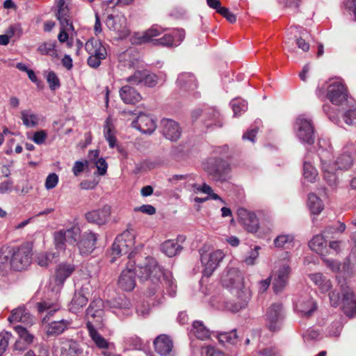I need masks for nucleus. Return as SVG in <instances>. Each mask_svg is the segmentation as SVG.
<instances>
[{"label": "nucleus", "mask_w": 356, "mask_h": 356, "mask_svg": "<svg viewBox=\"0 0 356 356\" xmlns=\"http://www.w3.org/2000/svg\"><path fill=\"white\" fill-rule=\"evenodd\" d=\"M72 324L71 320L62 319L53 321L45 327L46 334L48 336H56L67 330Z\"/></svg>", "instance_id": "72a5a7b5"}, {"label": "nucleus", "mask_w": 356, "mask_h": 356, "mask_svg": "<svg viewBox=\"0 0 356 356\" xmlns=\"http://www.w3.org/2000/svg\"><path fill=\"white\" fill-rule=\"evenodd\" d=\"M113 125L110 118H108L104 125V136L108 143L109 147L113 148L117 145V140L113 134Z\"/></svg>", "instance_id": "3c124183"}, {"label": "nucleus", "mask_w": 356, "mask_h": 356, "mask_svg": "<svg viewBox=\"0 0 356 356\" xmlns=\"http://www.w3.org/2000/svg\"><path fill=\"white\" fill-rule=\"evenodd\" d=\"M177 85L182 90H193L197 88L196 79L191 73L183 72L179 74Z\"/></svg>", "instance_id": "4c0bfd02"}, {"label": "nucleus", "mask_w": 356, "mask_h": 356, "mask_svg": "<svg viewBox=\"0 0 356 356\" xmlns=\"http://www.w3.org/2000/svg\"><path fill=\"white\" fill-rule=\"evenodd\" d=\"M21 120L23 124L27 128L36 127L39 123V118L37 114L31 109H26L21 111Z\"/></svg>", "instance_id": "c03bdc74"}, {"label": "nucleus", "mask_w": 356, "mask_h": 356, "mask_svg": "<svg viewBox=\"0 0 356 356\" xmlns=\"http://www.w3.org/2000/svg\"><path fill=\"white\" fill-rule=\"evenodd\" d=\"M98 236L97 234L88 231L85 232L76 243V245L79 250L80 254L82 255H88L96 248V243Z\"/></svg>", "instance_id": "aec40b11"}, {"label": "nucleus", "mask_w": 356, "mask_h": 356, "mask_svg": "<svg viewBox=\"0 0 356 356\" xmlns=\"http://www.w3.org/2000/svg\"><path fill=\"white\" fill-rule=\"evenodd\" d=\"M60 356H83V350L77 341L65 339L61 342Z\"/></svg>", "instance_id": "2f4dec72"}, {"label": "nucleus", "mask_w": 356, "mask_h": 356, "mask_svg": "<svg viewBox=\"0 0 356 356\" xmlns=\"http://www.w3.org/2000/svg\"><path fill=\"white\" fill-rule=\"evenodd\" d=\"M86 51L88 54L105 59L107 51L105 47L97 40H90L86 43L85 46Z\"/></svg>", "instance_id": "c9c22d12"}, {"label": "nucleus", "mask_w": 356, "mask_h": 356, "mask_svg": "<svg viewBox=\"0 0 356 356\" xmlns=\"http://www.w3.org/2000/svg\"><path fill=\"white\" fill-rule=\"evenodd\" d=\"M159 270L161 275L158 278L157 289H161L163 293L165 289L170 296L174 297L176 293L177 286L173 281L172 273L163 268H159Z\"/></svg>", "instance_id": "b1692460"}, {"label": "nucleus", "mask_w": 356, "mask_h": 356, "mask_svg": "<svg viewBox=\"0 0 356 356\" xmlns=\"http://www.w3.org/2000/svg\"><path fill=\"white\" fill-rule=\"evenodd\" d=\"M54 257V254L51 252L40 254L38 256V264L42 267H46L49 265Z\"/></svg>", "instance_id": "052dcab7"}, {"label": "nucleus", "mask_w": 356, "mask_h": 356, "mask_svg": "<svg viewBox=\"0 0 356 356\" xmlns=\"http://www.w3.org/2000/svg\"><path fill=\"white\" fill-rule=\"evenodd\" d=\"M219 341L221 343H229L231 344H234L237 342V334L235 330L229 332H225L219 334L218 337Z\"/></svg>", "instance_id": "6e6d98bb"}, {"label": "nucleus", "mask_w": 356, "mask_h": 356, "mask_svg": "<svg viewBox=\"0 0 356 356\" xmlns=\"http://www.w3.org/2000/svg\"><path fill=\"white\" fill-rule=\"evenodd\" d=\"M294 237L291 234H280L274 240L276 248H289L292 246Z\"/></svg>", "instance_id": "864d4df0"}, {"label": "nucleus", "mask_w": 356, "mask_h": 356, "mask_svg": "<svg viewBox=\"0 0 356 356\" xmlns=\"http://www.w3.org/2000/svg\"><path fill=\"white\" fill-rule=\"evenodd\" d=\"M205 170L215 181L223 182L229 178V165L227 161L222 159H210Z\"/></svg>", "instance_id": "f8f14e48"}, {"label": "nucleus", "mask_w": 356, "mask_h": 356, "mask_svg": "<svg viewBox=\"0 0 356 356\" xmlns=\"http://www.w3.org/2000/svg\"><path fill=\"white\" fill-rule=\"evenodd\" d=\"M8 321L10 323L20 322L25 325L31 326L34 323V318L25 307L20 306L12 310Z\"/></svg>", "instance_id": "a878e982"}, {"label": "nucleus", "mask_w": 356, "mask_h": 356, "mask_svg": "<svg viewBox=\"0 0 356 356\" xmlns=\"http://www.w3.org/2000/svg\"><path fill=\"white\" fill-rule=\"evenodd\" d=\"M289 32L290 34L294 35V38H288L285 40L286 49L293 56H297L298 51L294 46L295 42L298 49H301L303 52H307L309 50L310 45L305 38L307 35L306 31L302 30L300 31L299 36L297 35V33L299 32L298 27H291Z\"/></svg>", "instance_id": "9d476101"}, {"label": "nucleus", "mask_w": 356, "mask_h": 356, "mask_svg": "<svg viewBox=\"0 0 356 356\" xmlns=\"http://www.w3.org/2000/svg\"><path fill=\"white\" fill-rule=\"evenodd\" d=\"M134 211L141 212L147 215H153L156 213V209L154 207L149 204H143L140 207H136L134 208Z\"/></svg>", "instance_id": "0e129e2a"}, {"label": "nucleus", "mask_w": 356, "mask_h": 356, "mask_svg": "<svg viewBox=\"0 0 356 356\" xmlns=\"http://www.w3.org/2000/svg\"><path fill=\"white\" fill-rule=\"evenodd\" d=\"M218 13L225 17L231 23H234L236 21V15L231 13L229 9L225 7L220 8Z\"/></svg>", "instance_id": "338daca9"}, {"label": "nucleus", "mask_w": 356, "mask_h": 356, "mask_svg": "<svg viewBox=\"0 0 356 356\" xmlns=\"http://www.w3.org/2000/svg\"><path fill=\"white\" fill-rule=\"evenodd\" d=\"M317 154L321 162V168L324 179L330 186H333L337 184V170H346L349 169L353 163L352 156L348 153L340 154L337 158L335 162L332 163L333 159V149L330 140L326 138H321L318 140Z\"/></svg>", "instance_id": "f257e3e1"}, {"label": "nucleus", "mask_w": 356, "mask_h": 356, "mask_svg": "<svg viewBox=\"0 0 356 356\" xmlns=\"http://www.w3.org/2000/svg\"><path fill=\"white\" fill-rule=\"evenodd\" d=\"M138 276L141 282L153 280L156 270V259L153 257H146L143 263L138 264Z\"/></svg>", "instance_id": "393cba45"}, {"label": "nucleus", "mask_w": 356, "mask_h": 356, "mask_svg": "<svg viewBox=\"0 0 356 356\" xmlns=\"http://www.w3.org/2000/svg\"><path fill=\"white\" fill-rule=\"evenodd\" d=\"M135 244V236L129 230L118 235L112 245V254L120 256L129 252Z\"/></svg>", "instance_id": "4468645a"}, {"label": "nucleus", "mask_w": 356, "mask_h": 356, "mask_svg": "<svg viewBox=\"0 0 356 356\" xmlns=\"http://www.w3.org/2000/svg\"><path fill=\"white\" fill-rule=\"evenodd\" d=\"M135 256L136 253L134 252L129 253L128 256L129 261L127 264V267L121 272L118 277V286L124 291H131L136 285L134 266L136 261L138 260V258L135 259Z\"/></svg>", "instance_id": "6e6552de"}, {"label": "nucleus", "mask_w": 356, "mask_h": 356, "mask_svg": "<svg viewBox=\"0 0 356 356\" xmlns=\"http://www.w3.org/2000/svg\"><path fill=\"white\" fill-rule=\"evenodd\" d=\"M65 4V0L57 1L56 17L60 24V31L58 35V39L60 42L67 41L69 32L74 31L72 23L69 17L67 7Z\"/></svg>", "instance_id": "9b49d317"}, {"label": "nucleus", "mask_w": 356, "mask_h": 356, "mask_svg": "<svg viewBox=\"0 0 356 356\" xmlns=\"http://www.w3.org/2000/svg\"><path fill=\"white\" fill-rule=\"evenodd\" d=\"M259 356H280V352L276 348L270 347L259 352Z\"/></svg>", "instance_id": "774afa93"}, {"label": "nucleus", "mask_w": 356, "mask_h": 356, "mask_svg": "<svg viewBox=\"0 0 356 356\" xmlns=\"http://www.w3.org/2000/svg\"><path fill=\"white\" fill-rule=\"evenodd\" d=\"M327 90L326 97L334 105H343L351 98L348 95V89L341 78L330 79L329 82L318 87L316 93L318 98L324 95Z\"/></svg>", "instance_id": "39448f33"}, {"label": "nucleus", "mask_w": 356, "mask_h": 356, "mask_svg": "<svg viewBox=\"0 0 356 356\" xmlns=\"http://www.w3.org/2000/svg\"><path fill=\"white\" fill-rule=\"evenodd\" d=\"M307 205L312 213L314 215H318L324 207L321 200L314 193H309L308 195Z\"/></svg>", "instance_id": "8fccbe9b"}, {"label": "nucleus", "mask_w": 356, "mask_h": 356, "mask_svg": "<svg viewBox=\"0 0 356 356\" xmlns=\"http://www.w3.org/2000/svg\"><path fill=\"white\" fill-rule=\"evenodd\" d=\"M37 309L42 323L44 324L60 309V306L56 298L44 299L37 303Z\"/></svg>", "instance_id": "4be33fe9"}, {"label": "nucleus", "mask_w": 356, "mask_h": 356, "mask_svg": "<svg viewBox=\"0 0 356 356\" xmlns=\"http://www.w3.org/2000/svg\"><path fill=\"white\" fill-rule=\"evenodd\" d=\"M295 311L302 316L309 317L317 309V305L308 293L298 296L293 300Z\"/></svg>", "instance_id": "dca6fc26"}, {"label": "nucleus", "mask_w": 356, "mask_h": 356, "mask_svg": "<svg viewBox=\"0 0 356 356\" xmlns=\"http://www.w3.org/2000/svg\"><path fill=\"white\" fill-rule=\"evenodd\" d=\"M94 165L97 169V174L99 175H104L106 173L108 164L103 158H99L94 163Z\"/></svg>", "instance_id": "e2e57ef3"}, {"label": "nucleus", "mask_w": 356, "mask_h": 356, "mask_svg": "<svg viewBox=\"0 0 356 356\" xmlns=\"http://www.w3.org/2000/svg\"><path fill=\"white\" fill-rule=\"evenodd\" d=\"M260 248L256 246L254 250H251L249 255L245 259L244 261L247 265H254L259 257L258 250Z\"/></svg>", "instance_id": "69168bd1"}, {"label": "nucleus", "mask_w": 356, "mask_h": 356, "mask_svg": "<svg viewBox=\"0 0 356 356\" xmlns=\"http://www.w3.org/2000/svg\"><path fill=\"white\" fill-rule=\"evenodd\" d=\"M221 282L222 286L229 289L236 299L234 304L227 305V309L232 312H237L246 307L252 297V292L245 285L242 273L238 268H227L222 275Z\"/></svg>", "instance_id": "f03ea898"}, {"label": "nucleus", "mask_w": 356, "mask_h": 356, "mask_svg": "<svg viewBox=\"0 0 356 356\" xmlns=\"http://www.w3.org/2000/svg\"><path fill=\"white\" fill-rule=\"evenodd\" d=\"M346 225L340 221L335 225L328 226L323 231V234L327 240L338 239L340 235L345 231Z\"/></svg>", "instance_id": "ea45409f"}, {"label": "nucleus", "mask_w": 356, "mask_h": 356, "mask_svg": "<svg viewBox=\"0 0 356 356\" xmlns=\"http://www.w3.org/2000/svg\"><path fill=\"white\" fill-rule=\"evenodd\" d=\"M81 229L77 226H72L68 229H62L54 234V243L56 249L64 250L65 243L74 244L80 238Z\"/></svg>", "instance_id": "ddd939ff"}, {"label": "nucleus", "mask_w": 356, "mask_h": 356, "mask_svg": "<svg viewBox=\"0 0 356 356\" xmlns=\"http://www.w3.org/2000/svg\"><path fill=\"white\" fill-rule=\"evenodd\" d=\"M241 224L249 232H256L259 228V220L252 212L243 209L239 211Z\"/></svg>", "instance_id": "7c9ffc66"}, {"label": "nucleus", "mask_w": 356, "mask_h": 356, "mask_svg": "<svg viewBox=\"0 0 356 356\" xmlns=\"http://www.w3.org/2000/svg\"><path fill=\"white\" fill-rule=\"evenodd\" d=\"M200 253L201 263L204 267L202 270L203 275L210 277L223 259L225 254L220 250L209 252L204 250V248L200 250Z\"/></svg>", "instance_id": "1a4fd4ad"}, {"label": "nucleus", "mask_w": 356, "mask_h": 356, "mask_svg": "<svg viewBox=\"0 0 356 356\" xmlns=\"http://www.w3.org/2000/svg\"><path fill=\"white\" fill-rule=\"evenodd\" d=\"M294 130L301 143L308 145H312L314 143L315 135L313 122L306 114H301L296 118Z\"/></svg>", "instance_id": "423d86ee"}, {"label": "nucleus", "mask_w": 356, "mask_h": 356, "mask_svg": "<svg viewBox=\"0 0 356 356\" xmlns=\"http://www.w3.org/2000/svg\"><path fill=\"white\" fill-rule=\"evenodd\" d=\"M194 177L192 175H175L170 179V181L172 183L177 184L179 181H183L184 184H187L188 186H191L195 191L202 192L203 193L209 195V197L217 200H220V196L213 193L211 187L207 184H204L202 186H198L194 183H190L191 181H193Z\"/></svg>", "instance_id": "f3484780"}, {"label": "nucleus", "mask_w": 356, "mask_h": 356, "mask_svg": "<svg viewBox=\"0 0 356 356\" xmlns=\"http://www.w3.org/2000/svg\"><path fill=\"white\" fill-rule=\"evenodd\" d=\"M144 76H145V70L136 71L132 76L127 78V81L134 85H138L143 83Z\"/></svg>", "instance_id": "bf43d9fd"}, {"label": "nucleus", "mask_w": 356, "mask_h": 356, "mask_svg": "<svg viewBox=\"0 0 356 356\" xmlns=\"http://www.w3.org/2000/svg\"><path fill=\"white\" fill-rule=\"evenodd\" d=\"M204 124L207 128L216 129L222 127V122L218 111L213 108H209L204 113Z\"/></svg>", "instance_id": "e433bc0d"}, {"label": "nucleus", "mask_w": 356, "mask_h": 356, "mask_svg": "<svg viewBox=\"0 0 356 356\" xmlns=\"http://www.w3.org/2000/svg\"><path fill=\"white\" fill-rule=\"evenodd\" d=\"M58 182V177L56 173L49 174L45 180V188L48 190L55 188Z\"/></svg>", "instance_id": "680f3d73"}, {"label": "nucleus", "mask_w": 356, "mask_h": 356, "mask_svg": "<svg viewBox=\"0 0 356 356\" xmlns=\"http://www.w3.org/2000/svg\"><path fill=\"white\" fill-rule=\"evenodd\" d=\"M111 207L104 206L100 209L93 210L86 213V218L88 222L99 225H105L109 220Z\"/></svg>", "instance_id": "bb28decb"}, {"label": "nucleus", "mask_w": 356, "mask_h": 356, "mask_svg": "<svg viewBox=\"0 0 356 356\" xmlns=\"http://www.w3.org/2000/svg\"><path fill=\"white\" fill-rule=\"evenodd\" d=\"M119 92L121 99L127 104H135L142 99L140 93L129 86H122Z\"/></svg>", "instance_id": "f704fd0d"}, {"label": "nucleus", "mask_w": 356, "mask_h": 356, "mask_svg": "<svg viewBox=\"0 0 356 356\" xmlns=\"http://www.w3.org/2000/svg\"><path fill=\"white\" fill-rule=\"evenodd\" d=\"M327 239L323 234H318L309 241V246L313 251L322 254L327 247Z\"/></svg>", "instance_id": "a19ab883"}, {"label": "nucleus", "mask_w": 356, "mask_h": 356, "mask_svg": "<svg viewBox=\"0 0 356 356\" xmlns=\"http://www.w3.org/2000/svg\"><path fill=\"white\" fill-rule=\"evenodd\" d=\"M104 314V302L101 299L92 301L86 309V317L88 318L86 327L92 342L99 349L108 348L109 343L95 328L93 322L96 323L97 326L102 325Z\"/></svg>", "instance_id": "20e7f679"}, {"label": "nucleus", "mask_w": 356, "mask_h": 356, "mask_svg": "<svg viewBox=\"0 0 356 356\" xmlns=\"http://www.w3.org/2000/svg\"><path fill=\"white\" fill-rule=\"evenodd\" d=\"M341 291L343 296V311L348 316L353 317L356 314V296L346 285H341Z\"/></svg>", "instance_id": "5701e85b"}, {"label": "nucleus", "mask_w": 356, "mask_h": 356, "mask_svg": "<svg viewBox=\"0 0 356 356\" xmlns=\"http://www.w3.org/2000/svg\"><path fill=\"white\" fill-rule=\"evenodd\" d=\"M156 36V29L152 27L143 35L135 33L131 38V42L133 44H143L146 42H152L154 40Z\"/></svg>", "instance_id": "49530a36"}, {"label": "nucleus", "mask_w": 356, "mask_h": 356, "mask_svg": "<svg viewBox=\"0 0 356 356\" xmlns=\"http://www.w3.org/2000/svg\"><path fill=\"white\" fill-rule=\"evenodd\" d=\"M106 25L109 30L115 32L120 38H124L129 34L127 18L123 14L108 15L106 19Z\"/></svg>", "instance_id": "2eb2a0df"}, {"label": "nucleus", "mask_w": 356, "mask_h": 356, "mask_svg": "<svg viewBox=\"0 0 356 356\" xmlns=\"http://www.w3.org/2000/svg\"><path fill=\"white\" fill-rule=\"evenodd\" d=\"M183 248L175 240H167L160 247L161 251L167 257H172L181 252Z\"/></svg>", "instance_id": "58836bf2"}, {"label": "nucleus", "mask_w": 356, "mask_h": 356, "mask_svg": "<svg viewBox=\"0 0 356 356\" xmlns=\"http://www.w3.org/2000/svg\"><path fill=\"white\" fill-rule=\"evenodd\" d=\"M307 157L308 154L305 156L303 163V175L308 181L314 182L318 176V172L307 160Z\"/></svg>", "instance_id": "603ef678"}, {"label": "nucleus", "mask_w": 356, "mask_h": 356, "mask_svg": "<svg viewBox=\"0 0 356 356\" xmlns=\"http://www.w3.org/2000/svg\"><path fill=\"white\" fill-rule=\"evenodd\" d=\"M74 270V266L72 264L67 263L59 264L55 270V274L53 277L55 284L53 290L56 292L60 291L66 279L72 274Z\"/></svg>", "instance_id": "412c9836"}, {"label": "nucleus", "mask_w": 356, "mask_h": 356, "mask_svg": "<svg viewBox=\"0 0 356 356\" xmlns=\"http://www.w3.org/2000/svg\"><path fill=\"white\" fill-rule=\"evenodd\" d=\"M310 280L318 286L322 293L327 292L332 287L330 280H327L321 273H317L309 275Z\"/></svg>", "instance_id": "79ce46f5"}, {"label": "nucleus", "mask_w": 356, "mask_h": 356, "mask_svg": "<svg viewBox=\"0 0 356 356\" xmlns=\"http://www.w3.org/2000/svg\"><path fill=\"white\" fill-rule=\"evenodd\" d=\"M47 81L49 83V88L52 90H55L56 89L60 87V81L57 75L55 72L51 71L48 73L47 76Z\"/></svg>", "instance_id": "13d9d810"}, {"label": "nucleus", "mask_w": 356, "mask_h": 356, "mask_svg": "<svg viewBox=\"0 0 356 356\" xmlns=\"http://www.w3.org/2000/svg\"><path fill=\"white\" fill-rule=\"evenodd\" d=\"M185 37V32L182 29L173 31V33H165L161 38H157V45L163 47L177 46Z\"/></svg>", "instance_id": "c756f323"}, {"label": "nucleus", "mask_w": 356, "mask_h": 356, "mask_svg": "<svg viewBox=\"0 0 356 356\" xmlns=\"http://www.w3.org/2000/svg\"><path fill=\"white\" fill-rule=\"evenodd\" d=\"M14 330L18 334V339L13 345V350L23 351L33 343L35 335L27 327L17 325L14 327Z\"/></svg>", "instance_id": "6ab92c4d"}, {"label": "nucleus", "mask_w": 356, "mask_h": 356, "mask_svg": "<svg viewBox=\"0 0 356 356\" xmlns=\"http://www.w3.org/2000/svg\"><path fill=\"white\" fill-rule=\"evenodd\" d=\"M161 133L170 140H177L181 136V129L175 121L170 119H163L161 121Z\"/></svg>", "instance_id": "cd10ccee"}, {"label": "nucleus", "mask_w": 356, "mask_h": 356, "mask_svg": "<svg viewBox=\"0 0 356 356\" xmlns=\"http://www.w3.org/2000/svg\"><path fill=\"white\" fill-rule=\"evenodd\" d=\"M56 41L49 40L40 44L38 47V51L42 55H48L52 58H58V54L56 49Z\"/></svg>", "instance_id": "de8ad7c7"}, {"label": "nucleus", "mask_w": 356, "mask_h": 356, "mask_svg": "<svg viewBox=\"0 0 356 356\" xmlns=\"http://www.w3.org/2000/svg\"><path fill=\"white\" fill-rule=\"evenodd\" d=\"M32 249L28 244L19 247L3 246L0 249V274L6 275L12 270L21 271L31 263Z\"/></svg>", "instance_id": "7ed1b4c3"}, {"label": "nucleus", "mask_w": 356, "mask_h": 356, "mask_svg": "<svg viewBox=\"0 0 356 356\" xmlns=\"http://www.w3.org/2000/svg\"><path fill=\"white\" fill-rule=\"evenodd\" d=\"M191 332L193 334L201 340H205L209 338L210 331L207 328L203 323L200 321H195L193 323Z\"/></svg>", "instance_id": "09e8293b"}, {"label": "nucleus", "mask_w": 356, "mask_h": 356, "mask_svg": "<svg viewBox=\"0 0 356 356\" xmlns=\"http://www.w3.org/2000/svg\"><path fill=\"white\" fill-rule=\"evenodd\" d=\"M88 301V298H86L82 293L76 292L71 300L69 305V309L73 313L79 312L84 306L86 305Z\"/></svg>", "instance_id": "a18cd8bd"}, {"label": "nucleus", "mask_w": 356, "mask_h": 356, "mask_svg": "<svg viewBox=\"0 0 356 356\" xmlns=\"http://www.w3.org/2000/svg\"><path fill=\"white\" fill-rule=\"evenodd\" d=\"M348 105L344 114L343 115V120L346 124L348 125H353L356 124V103L354 99L350 98L348 101L346 102Z\"/></svg>", "instance_id": "37998d69"}, {"label": "nucleus", "mask_w": 356, "mask_h": 356, "mask_svg": "<svg viewBox=\"0 0 356 356\" xmlns=\"http://www.w3.org/2000/svg\"><path fill=\"white\" fill-rule=\"evenodd\" d=\"M285 318V311L282 303H272L266 311L265 322L266 327L272 332L280 331Z\"/></svg>", "instance_id": "0eeeda50"}, {"label": "nucleus", "mask_w": 356, "mask_h": 356, "mask_svg": "<svg viewBox=\"0 0 356 356\" xmlns=\"http://www.w3.org/2000/svg\"><path fill=\"white\" fill-rule=\"evenodd\" d=\"M12 334L8 332H2L0 333V356L6 352Z\"/></svg>", "instance_id": "4d7b16f0"}, {"label": "nucleus", "mask_w": 356, "mask_h": 356, "mask_svg": "<svg viewBox=\"0 0 356 356\" xmlns=\"http://www.w3.org/2000/svg\"><path fill=\"white\" fill-rule=\"evenodd\" d=\"M173 341L170 336L161 334L157 336V353L161 356H174Z\"/></svg>", "instance_id": "473e14b6"}, {"label": "nucleus", "mask_w": 356, "mask_h": 356, "mask_svg": "<svg viewBox=\"0 0 356 356\" xmlns=\"http://www.w3.org/2000/svg\"><path fill=\"white\" fill-rule=\"evenodd\" d=\"M291 270L286 261H284L275 268L272 275L273 287L275 293H279L286 286Z\"/></svg>", "instance_id": "a211bd4d"}, {"label": "nucleus", "mask_w": 356, "mask_h": 356, "mask_svg": "<svg viewBox=\"0 0 356 356\" xmlns=\"http://www.w3.org/2000/svg\"><path fill=\"white\" fill-rule=\"evenodd\" d=\"M234 115H239L241 112H245L248 109V105L245 100L234 99L231 103Z\"/></svg>", "instance_id": "5fc2aeb1"}, {"label": "nucleus", "mask_w": 356, "mask_h": 356, "mask_svg": "<svg viewBox=\"0 0 356 356\" xmlns=\"http://www.w3.org/2000/svg\"><path fill=\"white\" fill-rule=\"evenodd\" d=\"M131 125L134 128H137L144 134H151L156 128L154 120L147 115L140 113L137 119L132 122Z\"/></svg>", "instance_id": "c85d7f7f"}]
</instances>
